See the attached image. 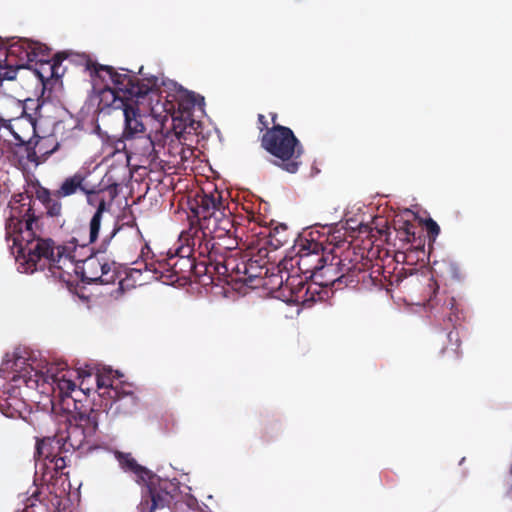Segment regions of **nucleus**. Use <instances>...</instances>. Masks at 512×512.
<instances>
[{
    "label": "nucleus",
    "mask_w": 512,
    "mask_h": 512,
    "mask_svg": "<svg viewBox=\"0 0 512 512\" xmlns=\"http://www.w3.org/2000/svg\"><path fill=\"white\" fill-rule=\"evenodd\" d=\"M21 213L12 208L5 223V239L16 261L24 272L47 268L55 279L70 282L71 272L77 269L74 255L67 246L56 245L51 238L40 236V217L30 204Z\"/></svg>",
    "instance_id": "obj_1"
},
{
    "label": "nucleus",
    "mask_w": 512,
    "mask_h": 512,
    "mask_svg": "<svg viewBox=\"0 0 512 512\" xmlns=\"http://www.w3.org/2000/svg\"><path fill=\"white\" fill-rule=\"evenodd\" d=\"M91 74L105 82V87L100 93L101 109L112 108L122 110L124 115L125 140L134 139L145 134L143 114L140 112V100L145 98L158 85V78L151 77L140 80L137 76L130 74L126 69L119 72L112 66L88 64Z\"/></svg>",
    "instance_id": "obj_2"
},
{
    "label": "nucleus",
    "mask_w": 512,
    "mask_h": 512,
    "mask_svg": "<svg viewBox=\"0 0 512 512\" xmlns=\"http://www.w3.org/2000/svg\"><path fill=\"white\" fill-rule=\"evenodd\" d=\"M179 241L181 245L174 253L168 254L162 259L145 262V269L151 271L156 279L165 284L185 283L191 280L193 275V255H199V250L196 245L192 246L186 235V230L181 232Z\"/></svg>",
    "instance_id": "obj_3"
},
{
    "label": "nucleus",
    "mask_w": 512,
    "mask_h": 512,
    "mask_svg": "<svg viewBox=\"0 0 512 512\" xmlns=\"http://www.w3.org/2000/svg\"><path fill=\"white\" fill-rule=\"evenodd\" d=\"M261 146L277 161L274 164L288 173H296L302 164L303 145L286 126L275 125L261 136Z\"/></svg>",
    "instance_id": "obj_4"
},
{
    "label": "nucleus",
    "mask_w": 512,
    "mask_h": 512,
    "mask_svg": "<svg viewBox=\"0 0 512 512\" xmlns=\"http://www.w3.org/2000/svg\"><path fill=\"white\" fill-rule=\"evenodd\" d=\"M235 232L236 227L231 212L226 209L216 212L214 217H204L200 223H191L186 229V235L192 246L196 245L199 255L210 257L213 250H219L215 240L233 236Z\"/></svg>",
    "instance_id": "obj_5"
},
{
    "label": "nucleus",
    "mask_w": 512,
    "mask_h": 512,
    "mask_svg": "<svg viewBox=\"0 0 512 512\" xmlns=\"http://www.w3.org/2000/svg\"><path fill=\"white\" fill-rule=\"evenodd\" d=\"M71 417L66 426L63 442L68 451L89 450L98 430L100 416L103 411L93 407H85L69 412Z\"/></svg>",
    "instance_id": "obj_6"
},
{
    "label": "nucleus",
    "mask_w": 512,
    "mask_h": 512,
    "mask_svg": "<svg viewBox=\"0 0 512 512\" xmlns=\"http://www.w3.org/2000/svg\"><path fill=\"white\" fill-rule=\"evenodd\" d=\"M89 172L78 170L74 174L63 179L56 190H50L39 186L36 191V198L45 208L46 215L51 218H59L63 215V206L61 200L77 194H83L89 184Z\"/></svg>",
    "instance_id": "obj_7"
},
{
    "label": "nucleus",
    "mask_w": 512,
    "mask_h": 512,
    "mask_svg": "<svg viewBox=\"0 0 512 512\" xmlns=\"http://www.w3.org/2000/svg\"><path fill=\"white\" fill-rule=\"evenodd\" d=\"M350 251L341 252V255L329 256V260L325 262L316 263L313 266L303 269L305 273H310V277L315 282L323 287L334 286L337 282L342 283L343 279L345 282L352 281L349 279L355 270L360 271L356 265L351 264L349 259Z\"/></svg>",
    "instance_id": "obj_8"
},
{
    "label": "nucleus",
    "mask_w": 512,
    "mask_h": 512,
    "mask_svg": "<svg viewBox=\"0 0 512 512\" xmlns=\"http://www.w3.org/2000/svg\"><path fill=\"white\" fill-rule=\"evenodd\" d=\"M142 483L145 484V492L138 505L139 512H155L157 509L169 507L179 490L177 484L154 473Z\"/></svg>",
    "instance_id": "obj_9"
},
{
    "label": "nucleus",
    "mask_w": 512,
    "mask_h": 512,
    "mask_svg": "<svg viewBox=\"0 0 512 512\" xmlns=\"http://www.w3.org/2000/svg\"><path fill=\"white\" fill-rule=\"evenodd\" d=\"M81 278L88 284H113L119 278V271L115 262L92 255L82 262Z\"/></svg>",
    "instance_id": "obj_10"
},
{
    "label": "nucleus",
    "mask_w": 512,
    "mask_h": 512,
    "mask_svg": "<svg viewBox=\"0 0 512 512\" xmlns=\"http://www.w3.org/2000/svg\"><path fill=\"white\" fill-rule=\"evenodd\" d=\"M443 311L445 313V317L453 325L454 329L447 334L448 344L441 349L440 355L448 362H455L462 356L460 349L461 340L459 331L456 329V325L463 318V313L454 297H449L445 300L443 304Z\"/></svg>",
    "instance_id": "obj_11"
},
{
    "label": "nucleus",
    "mask_w": 512,
    "mask_h": 512,
    "mask_svg": "<svg viewBox=\"0 0 512 512\" xmlns=\"http://www.w3.org/2000/svg\"><path fill=\"white\" fill-rule=\"evenodd\" d=\"M35 115L27 113L21 115L13 122L4 125V129L13 135L16 145L24 148L27 153V159L31 162L35 161L37 156L34 148L31 146V140L36 136Z\"/></svg>",
    "instance_id": "obj_12"
},
{
    "label": "nucleus",
    "mask_w": 512,
    "mask_h": 512,
    "mask_svg": "<svg viewBox=\"0 0 512 512\" xmlns=\"http://www.w3.org/2000/svg\"><path fill=\"white\" fill-rule=\"evenodd\" d=\"M69 372L64 374H57L54 376L53 383L54 392H58L57 397L59 398L62 408L67 412H72L77 409L85 408L82 404V400L74 397L72 394H84L83 382H80L77 387L75 382L68 375Z\"/></svg>",
    "instance_id": "obj_13"
},
{
    "label": "nucleus",
    "mask_w": 512,
    "mask_h": 512,
    "mask_svg": "<svg viewBox=\"0 0 512 512\" xmlns=\"http://www.w3.org/2000/svg\"><path fill=\"white\" fill-rule=\"evenodd\" d=\"M226 209L222 192L214 189L210 193L196 194L193 203L191 204V211L195 219H191L190 223H200L204 217H214L216 212H222Z\"/></svg>",
    "instance_id": "obj_14"
},
{
    "label": "nucleus",
    "mask_w": 512,
    "mask_h": 512,
    "mask_svg": "<svg viewBox=\"0 0 512 512\" xmlns=\"http://www.w3.org/2000/svg\"><path fill=\"white\" fill-rule=\"evenodd\" d=\"M328 239L324 231L311 230L302 240L299 265L307 266L312 257H317L316 263H326L329 260V255H326L328 246H325Z\"/></svg>",
    "instance_id": "obj_15"
},
{
    "label": "nucleus",
    "mask_w": 512,
    "mask_h": 512,
    "mask_svg": "<svg viewBox=\"0 0 512 512\" xmlns=\"http://www.w3.org/2000/svg\"><path fill=\"white\" fill-rule=\"evenodd\" d=\"M219 250H213L210 256H201L194 254L193 255V275L196 281L202 283L203 285H207L208 282L205 279V276L208 275L209 269H213L219 277L225 276L228 274L229 265L234 262L233 259H223L218 260L216 255Z\"/></svg>",
    "instance_id": "obj_16"
},
{
    "label": "nucleus",
    "mask_w": 512,
    "mask_h": 512,
    "mask_svg": "<svg viewBox=\"0 0 512 512\" xmlns=\"http://www.w3.org/2000/svg\"><path fill=\"white\" fill-rule=\"evenodd\" d=\"M29 104L34 105L35 101L28 99L22 102L15 97L0 92V123L4 128V125L9 124L16 120L23 114H26L29 109ZM41 109V105L36 103L35 114Z\"/></svg>",
    "instance_id": "obj_17"
},
{
    "label": "nucleus",
    "mask_w": 512,
    "mask_h": 512,
    "mask_svg": "<svg viewBox=\"0 0 512 512\" xmlns=\"http://www.w3.org/2000/svg\"><path fill=\"white\" fill-rule=\"evenodd\" d=\"M68 452L65 443L63 442V436L55 435L52 437L37 438L35 446V463L36 468L43 466V462L55 458L61 453Z\"/></svg>",
    "instance_id": "obj_18"
},
{
    "label": "nucleus",
    "mask_w": 512,
    "mask_h": 512,
    "mask_svg": "<svg viewBox=\"0 0 512 512\" xmlns=\"http://www.w3.org/2000/svg\"><path fill=\"white\" fill-rule=\"evenodd\" d=\"M127 387L131 388V385L121 384L119 393L108 398L109 401L105 403V408L109 407L117 415H130L134 413L138 406V398L131 389H126Z\"/></svg>",
    "instance_id": "obj_19"
},
{
    "label": "nucleus",
    "mask_w": 512,
    "mask_h": 512,
    "mask_svg": "<svg viewBox=\"0 0 512 512\" xmlns=\"http://www.w3.org/2000/svg\"><path fill=\"white\" fill-rule=\"evenodd\" d=\"M43 54L42 61H34L36 64H39V68L36 72L41 81L44 82L52 78L58 79L62 77L64 69L61 68V64L65 57L58 53L55 54L52 59H49L50 52L48 48L45 52L43 51Z\"/></svg>",
    "instance_id": "obj_20"
},
{
    "label": "nucleus",
    "mask_w": 512,
    "mask_h": 512,
    "mask_svg": "<svg viewBox=\"0 0 512 512\" xmlns=\"http://www.w3.org/2000/svg\"><path fill=\"white\" fill-rule=\"evenodd\" d=\"M116 458L119 461L121 468L126 472L133 473L137 477L138 482H143L153 473L144 466L138 464L130 453L117 452Z\"/></svg>",
    "instance_id": "obj_21"
},
{
    "label": "nucleus",
    "mask_w": 512,
    "mask_h": 512,
    "mask_svg": "<svg viewBox=\"0 0 512 512\" xmlns=\"http://www.w3.org/2000/svg\"><path fill=\"white\" fill-rule=\"evenodd\" d=\"M397 235L401 241L411 244V247L416 250H423L425 240L420 235L417 236V226L411 222H403L397 229Z\"/></svg>",
    "instance_id": "obj_22"
},
{
    "label": "nucleus",
    "mask_w": 512,
    "mask_h": 512,
    "mask_svg": "<svg viewBox=\"0 0 512 512\" xmlns=\"http://www.w3.org/2000/svg\"><path fill=\"white\" fill-rule=\"evenodd\" d=\"M95 381L97 384L98 394L102 398H109L110 396L117 395V393H119V388H121V384H115V381L112 378V370H109L104 374H97Z\"/></svg>",
    "instance_id": "obj_23"
},
{
    "label": "nucleus",
    "mask_w": 512,
    "mask_h": 512,
    "mask_svg": "<svg viewBox=\"0 0 512 512\" xmlns=\"http://www.w3.org/2000/svg\"><path fill=\"white\" fill-rule=\"evenodd\" d=\"M128 141H131L130 148L133 149L134 154L151 159L155 157V145L149 135H140Z\"/></svg>",
    "instance_id": "obj_24"
},
{
    "label": "nucleus",
    "mask_w": 512,
    "mask_h": 512,
    "mask_svg": "<svg viewBox=\"0 0 512 512\" xmlns=\"http://www.w3.org/2000/svg\"><path fill=\"white\" fill-rule=\"evenodd\" d=\"M82 195L86 197L88 205L96 208L94 214H103L107 209L103 190L97 189L96 186L88 184Z\"/></svg>",
    "instance_id": "obj_25"
},
{
    "label": "nucleus",
    "mask_w": 512,
    "mask_h": 512,
    "mask_svg": "<svg viewBox=\"0 0 512 512\" xmlns=\"http://www.w3.org/2000/svg\"><path fill=\"white\" fill-rule=\"evenodd\" d=\"M68 458L65 453L57 455L55 458H51L49 461L43 462V466L40 470H43V476L49 477V480L56 477L58 474H63V470L67 467Z\"/></svg>",
    "instance_id": "obj_26"
},
{
    "label": "nucleus",
    "mask_w": 512,
    "mask_h": 512,
    "mask_svg": "<svg viewBox=\"0 0 512 512\" xmlns=\"http://www.w3.org/2000/svg\"><path fill=\"white\" fill-rule=\"evenodd\" d=\"M325 236L329 238L325 243V246H328L326 255H329L330 257L332 255H338L337 250L349 248L350 246V243L344 239L343 235H341L339 231L331 233L329 229L325 232Z\"/></svg>",
    "instance_id": "obj_27"
},
{
    "label": "nucleus",
    "mask_w": 512,
    "mask_h": 512,
    "mask_svg": "<svg viewBox=\"0 0 512 512\" xmlns=\"http://www.w3.org/2000/svg\"><path fill=\"white\" fill-rule=\"evenodd\" d=\"M23 401L15 395L9 394L7 397L0 400V410L7 417H15L20 414L23 407Z\"/></svg>",
    "instance_id": "obj_28"
},
{
    "label": "nucleus",
    "mask_w": 512,
    "mask_h": 512,
    "mask_svg": "<svg viewBox=\"0 0 512 512\" xmlns=\"http://www.w3.org/2000/svg\"><path fill=\"white\" fill-rule=\"evenodd\" d=\"M103 214H93L89 222V234L87 239H83L81 246H86L96 242L99 237L101 222Z\"/></svg>",
    "instance_id": "obj_29"
},
{
    "label": "nucleus",
    "mask_w": 512,
    "mask_h": 512,
    "mask_svg": "<svg viewBox=\"0 0 512 512\" xmlns=\"http://www.w3.org/2000/svg\"><path fill=\"white\" fill-rule=\"evenodd\" d=\"M253 268V261L249 260V262H242L240 264H236L235 268H232V272H234L237 276L240 274L247 275V278H240L237 277L235 280H241V281H247L248 279L251 280L253 277H256L257 275L254 274L251 269Z\"/></svg>",
    "instance_id": "obj_30"
},
{
    "label": "nucleus",
    "mask_w": 512,
    "mask_h": 512,
    "mask_svg": "<svg viewBox=\"0 0 512 512\" xmlns=\"http://www.w3.org/2000/svg\"><path fill=\"white\" fill-rule=\"evenodd\" d=\"M182 105L184 109H191L195 106H203L204 105V97L194 92H186L183 95Z\"/></svg>",
    "instance_id": "obj_31"
},
{
    "label": "nucleus",
    "mask_w": 512,
    "mask_h": 512,
    "mask_svg": "<svg viewBox=\"0 0 512 512\" xmlns=\"http://www.w3.org/2000/svg\"><path fill=\"white\" fill-rule=\"evenodd\" d=\"M134 228L136 229V233L139 234L140 230L138 229L135 221L123 223L121 225H115V227L110 232V234L104 238L103 242H104V244H108L116 236L117 233L121 232L124 229H134Z\"/></svg>",
    "instance_id": "obj_32"
},
{
    "label": "nucleus",
    "mask_w": 512,
    "mask_h": 512,
    "mask_svg": "<svg viewBox=\"0 0 512 512\" xmlns=\"http://www.w3.org/2000/svg\"><path fill=\"white\" fill-rule=\"evenodd\" d=\"M28 502L25 508L26 512H50L49 508L41 500H38L35 495H32Z\"/></svg>",
    "instance_id": "obj_33"
},
{
    "label": "nucleus",
    "mask_w": 512,
    "mask_h": 512,
    "mask_svg": "<svg viewBox=\"0 0 512 512\" xmlns=\"http://www.w3.org/2000/svg\"><path fill=\"white\" fill-rule=\"evenodd\" d=\"M424 225H425V228H426V232H427L429 241L430 242H434L436 237L440 233L439 225L432 218L426 219L425 222H424Z\"/></svg>",
    "instance_id": "obj_34"
},
{
    "label": "nucleus",
    "mask_w": 512,
    "mask_h": 512,
    "mask_svg": "<svg viewBox=\"0 0 512 512\" xmlns=\"http://www.w3.org/2000/svg\"><path fill=\"white\" fill-rule=\"evenodd\" d=\"M201 127V123L199 121H195L193 119H189V123H185L182 131L178 132L179 138L183 137L184 134H197L198 129Z\"/></svg>",
    "instance_id": "obj_35"
},
{
    "label": "nucleus",
    "mask_w": 512,
    "mask_h": 512,
    "mask_svg": "<svg viewBox=\"0 0 512 512\" xmlns=\"http://www.w3.org/2000/svg\"><path fill=\"white\" fill-rule=\"evenodd\" d=\"M224 240H225V243L223 245L220 243H216V246L218 245L226 250H232L238 246V241H237L235 234H233V236H230V237H225Z\"/></svg>",
    "instance_id": "obj_36"
},
{
    "label": "nucleus",
    "mask_w": 512,
    "mask_h": 512,
    "mask_svg": "<svg viewBox=\"0 0 512 512\" xmlns=\"http://www.w3.org/2000/svg\"><path fill=\"white\" fill-rule=\"evenodd\" d=\"M258 123H259V130L260 132H266L267 129H270L271 127L268 126V121L266 120L265 116L263 114H258Z\"/></svg>",
    "instance_id": "obj_37"
},
{
    "label": "nucleus",
    "mask_w": 512,
    "mask_h": 512,
    "mask_svg": "<svg viewBox=\"0 0 512 512\" xmlns=\"http://www.w3.org/2000/svg\"><path fill=\"white\" fill-rule=\"evenodd\" d=\"M224 278H225V276H220L219 277V275L215 271H213V269H209L208 275L205 276V279L208 282V284L209 283H214L215 279L220 281V280H222Z\"/></svg>",
    "instance_id": "obj_38"
},
{
    "label": "nucleus",
    "mask_w": 512,
    "mask_h": 512,
    "mask_svg": "<svg viewBox=\"0 0 512 512\" xmlns=\"http://www.w3.org/2000/svg\"><path fill=\"white\" fill-rule=\"evenodd\" d=\"M178 512H200L197 508L191 507L187 504L182 505Z\"/></svg>",
    "instance_id": "obj_39"
},
{
    "label": "nucleus",
    "mask_w": 512,
    "mask_h": 512,
    "mask_svg": "<svg viewBox=\"0 0 512 512\" xmlns=\"http://www.w3.org/2000/svg\"><path fill=\"white\" fill-rule=\"evenodd\" d=\"M90 392L89 388H84V394H72L74 397H77L83 401V398H85V401L88 400V394Z\"/></svg>",
    "instance_id": "obj_40"
},
{
    "label": "nucleus",
    "mask_w": 512,
    "mask_h": 512,
    "mask_svg": "<svg viewBox=\"0 0 512 512\" xmlns=\"http://www.w3.org/2000/svg\"><path fill=\"white\" fill-rule=\"evenodd\" d=\"M226 259H233V260H234V262H232V263L229 265V271H228V274H227V275H225V278H227V277H231V276H232V274L234 273V272H232V268H235V265L237 264V263H236V259H235V258H233V257H227Z\"/></svg>",
    "instance_id": "obj_41"
},
{
    "label": "nucleus",
    "mask_w": 512,
    "mask_h": 512,
    "mask_svg": "<svg viewBox=\"0 0 512 512\" xmlns=\"http://www.w3.org/2000/svg\"><path fill=\"white\" fill-rule=\"evenodd\" d=\"M77 375H78L79 377H82V381H81V382H83V388H88V387H87V385H85V377L90 378V377H91V374H90V373H86V375H85V376H82V374H81L79 371H77Z\"/></svg>",
    "instance_id": "obj_42"
},
{
    "label": "nucleus",
    "mask_w": 512,
    "mask_h": 512,
    "mask_svg": "<svg viewBox=\"0 0 512 512\" xmlns=\"http://www.w3.org/2000/svg\"><path fill=\"white\" fill-rule=\"evenodd\" d=\"M272 126L279 125L277 123L278 115L276 113H270Z\"/></svg>",
    "instance_id": "obj_43"
},
{
    "label": "nucleus",
    "mask_w": 512,
    "mask_h": 512,
    "mask_svg": "<svg viewBox=\"0 0 512 512\" xmlns=\"http://www.w3.org/2000/svg\"><path fill=\"white\" fill-rule=\"evenodd\" d=\"M277 241H278L280 244H283V243H286V242H287V238L284 236V237H281V238L277 239Z\"/></svg>",
    "instance_id": "obj_44"
},
{
    "label": "nucleus",
    "mask_w": 512,
    "mask_h": 512,
    "mask_svg": "<svg viewBox=\"0 0 512 512\" xmlns=\"http://www.w3.org/2000/svg\"><path fill=\"white\" fill-rule=\"evenodd\" d=\"M280 228H281L282 232H286V229H287L286 226H281Z\"/></svg>",
    "instance_id": "obj_45"
},
{
    "label": "nucleus",
    "mask_w": 512,
    "mask_h": 512,
    "mask_svg": "<svg viewBox=\"0 0 512 512\" xmlns=\"http://www.w3.org/2000/svg\"><path fill=\"white\" fill-rule=\"evenodd\" d=\"M275 232H276V234H280L279 227L275 228Z\"/></svg>",
    "instance_id": "obj_46"
},
{
    "label": "nucleus",
    "mask_w": 512,
    "mask_h": 512,
    "mask_svg": "<svg viewBox=\"0 0 512 512\" xmlns=\"http://www.w3.org/2000/svg\"><path fill=\"white\" fill-rule=\"evenodd\" d=\"M305 289V285H302L301 288H300V291Z\"/></svg>",
    "instance_id": "obj_47"
}]
</instances>
